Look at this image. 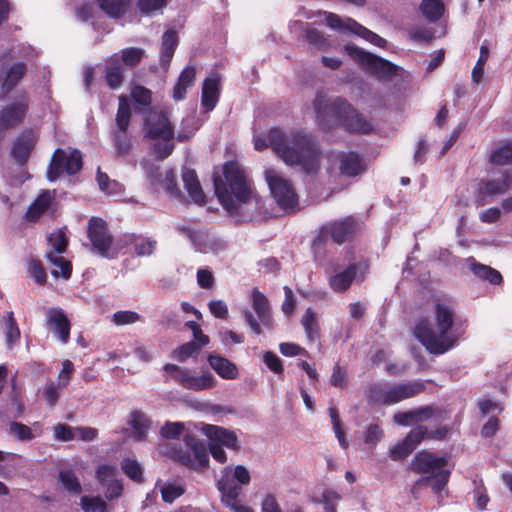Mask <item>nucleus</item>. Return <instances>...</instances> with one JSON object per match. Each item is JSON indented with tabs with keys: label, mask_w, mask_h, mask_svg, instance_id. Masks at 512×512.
<instances>
[{
	"label": "nucleus",
	"mask_w": 512,
	"mask_h": 512,
	"mask_svg": "<svg viewBox=\"0 0 512 512\" xmlns=\"http://www.w3.org/2000/svg\"><path fill=\"white\" fill-rule=\"evenodd\" d=\"M215 193L223 208L241 220L259 215L262 201L246 171L236 162L223 167V176L214 179Z\"/></svg>",
	"instance_id": "nucleus-1"
},
{
	"label": "nucleus",
	"mask_w": 512,
	"mask_h": 512,
	"mask_svg": "<svg viewBox=\"0 0 512 512\" xmlns=\"http://www.w3.org/2000/svg\"><path fill=\"white\" fill-rule=\"evenodd\" d=\"M270 146L287 165L298 167L307 174L320 168V150L311 135L304 132H283L271 129L267 137H254V148L261 151Z\"/></svg>",
	"instance_id": "nucleus-2"
},
{
	"label": "nucleus",
	"mask_w": 512,
	"mask_h": 512,
	"mask_svg": "<svg viewBox=\"0 0 512 512\" xmlns=\"http://www.w3.org/2000/svg\"><path fill=\"white\" fill-rule=\"evenodd\" d=\"M454 311L446 303L435 304L431 320L420 319L414 326L413 334L433 354H443L453 348L459 335L453 330Z\"/></svg>",
	"instance_id": "nucleus-3"
},
{
	"label": "nucleus",
	"mask_w": 512,
	"mask_h": 512,
	"mask_svg": "<svg viewBox=\"0 0 512 512\" xmlns=\"http://www.w3.org/2000/svg\"><path fill=\"white\" fill-rule=\"evenodd\" d=\"M313 105L317 122L322 129L341 125L353 132L368 133L372 130V124L341 98L330 101L326 95L318 93Z\"/></svg>",
	"instance_id": "nucleus-4"
},
{
	"label": "nucleus",
	"mask_w": 512,
	"mask_h": 512,
	"mask_svg": "<svg viewBox=\"0 0 512 512\" xmlns=\"http://www.w3.org/2000/svg\"><path fill=\"white\" fill-rule=\"evenodd\" d=\"M425 389L422 382L407 383H377L369 387L367 398L372 404L393 405L408 398L414 397Z\"/></svg>",
	"instance_id": "nucleus-5"
},
{
	"label": "nucleus",
	"mask_w": 512,
	"mask_h": 512,
	"mask_svg": "<svg viewBox=\"0 0 512 512\" xmlns=\"http://www.w3.org/2000/svg\"><path fill=\"white\" fill-rule=\"evenodd\" d=\"M411 465L414 471L429 474L424 481L429 482L436 493H440L445 488L450 477L445 457L422 451L414 457Z\"/></svg>",
	"instance_id": "nucleus-6"
},
{
	"label": "nucleus",
	"mask_w": 512,
	"mask_h": 512,
	"mask_svg": "<svg viewBox=\"0 0 512 512\" xmlns=\"http://www.w3.org/2000/svg\"><path fill=\"white\" fill-rule=\"evenodd\" d=\"M146 135L158 140L153 147L157 158L162 160L172 153L174 149V144L172 143L174 130L165 114L160 112L150 114L146 120Z\"/></svg>",
	"instance_id": "nucleus-7"
},
{
	"label": "nucleus",
	"mask_w": 512,
	"mask_h": 512,
	"mask_svg": "<svg viewBox=\"0 0 512 512\" xmlns=\"http://www.w3.org/2000/svg\"><path fill=\"white\" fill-rule=\"evenodd\" d=\"M163 371L167 380H173L187 390L204 391L216 385V379L209 371H202L197 374L195 370L175 364L164 365Z\"/></svg>",
	"instance_id": "nucleus-8"
},
{
	"label": "nucleus",
	"mask_w": 512,
	"mask_h": 512,
	"mask_svg": "<svg viewBox=\"0 0 512 512\" xmlns=\"http://www.w3.org/2000/svg\"><path fill=\"white\" fill-rule=\"evenodd\" d=\"M265 180L272 198L280 209L286 212L298 210V195L288 178L275 169H267L265 170Z\"/></svg>",
	"instance_id": "nucleus-9"
},
{
	"label": "nucleus",
	"mask_w": 512,
	"mask_h": 512,
	"mask_svg": "<svg viewBox=\"0 0 512 512\" xmlns=\"http://www.w3.org/2000/svg\"><path fill=\"white\" fill-rule=\"evenodd\" d=\"M47 241L49 249L46 252V259L50 264L51 275L54 278L69 279L72 273V264L62 256L68 245L65 233L61 230L54 231L48 235Z\"/></svg>",
	"instance_id": "nucleus-10"
},
{
	"label": "nucleus",
	"mask_w": 512,
	"mask_h": 512,
	"mask_svg": "<svg viewBox=\"0 0 512 512\" xmlns=\"http://www.w3.org/2000/svg\"><path fill=\"white\" fill-rule=\"evenodd\" d=\"M201 430L209 439V451L212 457L219 463L227 461L226 453L222 447L234 451L240 449L241 443L234 431L211 424H203Z\"/></svg>",
	"instance_id": "nucleus-11"
},
{
	"label": "nucleus",
	"mask_w": 512,
	"mask_h": 512,
	"mask_svg": "<svg viewBox=\"0 0 512 512\" xmlns=\"http://www.w3.org/2000/svg\"><path fill=\"white\" fill-rule=\"evenodd\" d=\"M345 51L360 65L379 79H392L402 76L403 69L374 54L365 52L352 45H346Z\"/></svg>",
	"instance_id": "nucleus-12"
},
{
	"label": "nucleus",
	"mask_w": 512,
	"mask_h": 512,
	"mask_svg": "<svg viewBox=\"0 0 512 512\" xmlns=\"http://www.w3.org/2000/svg\"><path fill=\"white\" fill-rule=\"evenodd\" d=\"M88 237L93 251L105 258H115L123 248L121 241H113L105 221L100 218L90 219Z\"/></svg>",
	"instance_id": "nucleus-13"
},
{
	"label": "nucleus",
	"mask_w": 512,
	"mask_h": 512,
	"mask_svg": "<svg viewBox=\"0 0 512 512\" xmlns=\"http://www.w3.org/2000/svg\"><path fill=\"white\" fill-rule=\"evenodd\" d=\"M251 473L243 465H228L221 472L217 481L218 490L221 493V499H233L239 497L244 486L249 485Z\"/></svg>",
	"instance_id": "nucleus-14"
},
{
	"label": "nucleus",
	"mask_w": 512,
	"mask_h": 512,
	"mask_svg": "<svg viewBox=\"0 0 512 512\" xmlns=\"http://www.w3.org/2000/svg\"><path fill=\"white\" fill-rule=\"evenodd\" d=\"M326 170L333 179L339 176L353 177L364 171V164L354 152H333L327 157Z\"/></svg>",
	"instance_id": "nucleus-15"
},
{
	"label": "nucleus",
	"mask_w": 512,
	"mask_h": 512,
	"mask_svg": "<svg viewBox=\"0 0 512 512\" xmlns=\"http://www.w3.org/2000/svg\"><path fill=\"white\" fill-rule=\"evenodd\" d=\"M82 168V155L79 150L56 149L47 170L49 181H55L62 173L73 175Z\"/></svg>",
	"instance_id": "nucleus-16"
},
{
	"label": "nucleus",
	"mask_w": 512,
	"mask_h": 512,
	"mask_svg": "<svg viewBox=\"0 0 512 512\" xmlns=\"http://www.w3.org/2000/svg\"><path fill=\"white\" fill-rule=\"evenodd\" d=\"M184 442L186 451L174 450L171 456L192 469H205L209 463L206 446L191 435H185Z\"/></svg>",
	"instance_id": "nucleus-17"
},
{
	"label": "nucleus",
	"mask_w": 512,
	"mask_h": 512,
	"mask_svg": "<svg viewBox=\"0 0 512 512\" xmlns=\"http://www.w3.org/2000/svg\"><path fill=\"white\" fill-rule=\"evenodd\" d=\"M251 301L252 307L255 313L257 314L260 322L257 321L252 312L249 310H246L244 312V318L246 323L251 328V330L255 334L259 335L262 332L260 323L269 328L272 326L273 320L271 317L270 305L266 296L257 289H254L252 291Z\"/></svg>",
	"instance_id": "nucleus-18"
},
{
	"label": "nucleus",
	"mask_w": 512,
	"mask_h": 512,
	"mask_svg": "<svg viewBox=\"0 0 512 512\" xmlns=\"http://www.w3.org/2000/svg\"><path fill=\"white\" fill-rule=\"evenodd\" d=\"M325 22L328 27L331 29L339 30V31H351L370 43L383 47L386 44V40L375 34L374 32L368 30L364 26L358 24L355 20L351 18H340L338 15L333 13L325 12Z\"/></svg>",
	"instance_id": "nucleus-19"
},
{
	"label": "nucleus",
	"mask_w": 512,
	"mask_h": 512,
	"mask_svg": "<svg viewBox=\"0 0 512 512\" xmlns=\"http://www.w3.org/2000/svg\"><path fill=\"white\" fill-rule=\"evenodd\" d=\"M512 187V169H504L498 177L482 181L479 194L485 196H497L507 193Z\"/></svg>",
	"instance_id": "nucleus-20"
},
{
	"label": "nucleus",
	"mask_w": 512,
	"mask_h": 512,
	"mask_svg": "<svg viewBox=\"0 0 512 512\" xmlns=\"http://www.w3.org/2000/svg\"><path fill=\"white\" fill-rule=\"evenodd\" d=\"M46 322L60 342L66 344L69 341L71 324L62 309H49L46 314Z\"/></svg>",
	"instance_id": "nucleus-21"
},
{
	"label": "nucleus",
	"mask_w": 512,
	"mask_h": 512,
	"mask_svg": "<svg viewBox=\"0 0 512 512\" xmlns=\"http://www.w3.org/2000/svg\"><path fill=\"white\" fill-rule=\"evenodd\" d=\"M355 230V223L352 218H346L343 221L334 222L322 230V236L314 242L316 250L322 242V238L331 237L334 242L341 244L348 239Z\"/></svg>",
	"instance_id": "nucleus-22"
},
{
	"label": "nucleus",
	"mask_w": 512,
	"mask_h": 512,
	"mask_svg": "<svg viewBox=\"0 0 512 512\" xmlns=\"http://www.w3.org/2000/svg\"><path fill=\"white\" fill-rule=\"evenodd\" d=\"M424 427L418 426L410 431L407 437L390 449V457L393 460H401L408 456L426 436Z\"/></svg>",
	"instance_id": "nucleus-23"
},
{
	"label": "nucleus",
	"mask_w": 512,
	"mask_h": 512,
	"mask_svg": "<svg viewBox=\"0 0 512 512\" xmlns=\"http://www.w3.org/2000/svg\"><path fill=\"white\" fill-rule=\"evenodd\" d=\"M357 275V265L352 263L346 268H336L329 277L328 283L330 288L336 293H342L348 290Z\"/></svg>",
	"instance_id": "nucleus-24"
},
{
	"label": "nucleus",
	"mask_w": 512,
	"mask_h": 512,
	"mask_svg": "<svg viewBox=\"0 0 512 512\" xmlns=\"http://www.w3.org/2000/svg\"><path fill=\"white\" fill-rule=\"evenodd\" d=\"M220 82L217 77L205 79L202 88V106L207 112L212 111L219 99Z\"/></svg>",
	"instance_id": "nucleus-25"
},
{
	"label": "nucleus",
	"mask_w": 512,
	"mask_h": 512,
	"mask_svg": "<svg viewBox=\"0 0 512 512\" xmlns=\"http://www.w3.org/2000/svg\"><path fill=\"white\" fill-rule=\"evenodd\" d=\"M208 363L211 368L223 379L232 380L238 376L237 366L227 358L219 355H209Z\"/></svg>",
	"instance_id": "nucleus-26"
},
{
	"label": "nucleus",
	"mask_w": 512,
	"mask_h": 512,
	"mask_svg": "<svg viewBox=\"0 0 512 512\" xmlns=\"http://www.w3.org/2000/svg\"><path fill=\"white\" fill-rule=\"evenodd\" d=\"M105 81L111 89H118L123 82V68L119 63L118 54L106 60Z\"/></svg>",
	"instance_id": "nucleus-27"
},
{
	"label": "nucleus",
	"mask_w": 512,
	"mask_h": 512,
	"mask_svg": "<svg viewBox=\"0 0 512 512\" xmlns=\"http://www.w3.org/2000/svg\"><path fill=\"white\" fill-rule=\"evenodd\" d=\"M177 45L178 35L176 31L172 29L167 30L162 37L160 49V64L163 69L166 70L169 67Z\"/></svg>",
	"instance_id": "nucleus-28"
},
{
	"label": "nucleus",
	"mask_w": 512,
	"mask_h": 512,
	"mask_svg": "<svg viewBox=\"0 0 512 512\" xmlns=\"http://www.w3.org/2000/svg\"><path fill=\"white\" fill-rule=\"evenodd\" d=\"M26 73V66L17 63L0 75V87L3 94L10 92Z\"/></svg>",
	"instance_id": "nucleus-29"
},
{
	"label": "nucleus",
	"mask_w": 512,
	"mask_h": 512,
	"mask_svg": "<svg viewBox=\"0 0 512 512\" xmlns=\"http://www.w3.org/2000/svg\"><path fill=\"white\" fill-rule=\"evenodd\" d=\"M182 180L184 187L187 190L190 198L197 204H202L205 200V195L200 186L199 180L195 171L191 169H184L182 171Z\"/></svg>",
	"instance_id": "nucleus-30"
},
{
	"label": "nucleus",
	"mask_w": 512,
	"mask_h": 512,
	"mask_svg": "<svg viewBox=\"0 0 512 512\" xmlns=\"http://www.w3.org/2000/svg\"><path fill=\"white\" fill-rule=\"evenodd\" d=\"M55 196L54 191H43L37 199L30 205L26 219L29 221H37L40 216L50 207Z\"/></svg>",
	"instance_id": "nucleus-31"
},
{
	"label": "nucleus",
	"mask_w": 512,
	"mask_h": 512,
	"mask_svg": "<svg viewBox=\"0 0 512 512\" xmlns=\"http://www.w3.org/2000/svg\"><path fill=\"white\" fill-rule=\"evenodd\" d=\"M432 414V408L424 407L408 412L397 413L394 415V421L398 425L409 426L411 424L428 420Z\"/></svg>",
	"instance_id": "nucleus-32"
},
{
	"label": "nucleus",
	"mask_w": 512,
	"mask_h": 512,
	"mask_svg": "<svg viewBox=\"0 0 512 512\" xmlns=\"http://www.w3.org/2000/svg\"><path fill=\"white\" fill-rule=\"evenodd\" d=\"M465 262L470 271L478 278L487 280L491 284H498L502 281L501 274L490 266L479 264L472 257L467 258Z\"/></svg>",
	"instance_id": "nucleus-33"
},
{
	"label": "nucleus",
	"mask_w": 512,
	"mask_h": 512,
	"mask_svg": "<svg viewBox=\"0 0 512 512\" xmlns=\"http://www.w3.org/2000/svg\"><path fill=\"white\" fill-rule=\"evenodd\" d=\"M34 143L35 137L32 133L23 135L14 143L12 155L19 164L25 163Z\"/></svg>",
	"instance_id": "nucleus-34"
},
{
	"label": "nucleus",
	"mask_w": 512,
	"mask_h": 512,
	"mask_svg": "<svg viewBox=\"0 0 512 512\" xmlns=\"http://www.w3.org/2000/svg\"><path fill=\"white\" fill-rule=\"evenodd\" d=\"M196 71L193 66H187L180 74L178 81L173 89V98L175 100L184 99L187 89L193 85Z\"/></svg>",
	"instance_id": "nucleus-35"
},
{
	"label": "nucleus",
	"mask_w": 512,
	"mask_h": 512,
	"mask_svg": "<svg viewBox=\"0 0 512 512\" xmlns=\"http://www.w3.org/2000/svg\"><path fill=\"white\" fill-rule=\"evenodd\" d=\"M149 177L151 183L155 187L161 186L171 196L180 197V190L176 187L175 174L173 170L167 169L164 173V176L161 174L159 178L155 177L153 174H150Z\"/></svg>",
	"instance_id": "nucleus-36"
},
{
	"label": "nucleus",
	"mask_w": 512,
	"mask_h": 512,
	"mask_svg": "<svg viewBox=\"0 0 512 512\" xmlns=\"http://www.w3.org/2000/svg\"><path fill=\"white\" fill-rule=\"evenodd\" d=\"M128 424L133 429L132 437L135 440L140 441L146 437L149 428V420L144 413L139 411L132 412Z\"/></svg>",
	"instance_id": "nucleus-37"
},
{
	"label": "nucleus",
	"mask_w": 512,
	"mask_h": 512,
	"mask_svg": "<svg viewBox=\"0 0 512 512\" xmlns=\"http://www.w3.org/2000/svg\"><path fill=\"white\" fill-rule=\"evenodd\" d=\"M118 111L116 115L117 130L120 132L127 131L131 118V109L129 99L126 95H120Z\"/></svg>",
	"instance_id": "nucleus-38"
},
{
	"label": "nucleus",
	"mask_w": 512,
	"mask_h": 512,
	"mask_svg": "<svg viewBox=\"0 0 512 512\" xmlns=\"http://www.w3.org/2000/svg\"><path fill=\"white\" fill-rule=\"evenodd\" d=\"M98 3L108 16L119 18L125 13L130 0H98Z\"/></svg>",
	"instance_id": "nucleus-39"
},
{
	"label": "nucleus",
	"mask_w": 512,
	"mask_h": 512,
	"mask_svg": "<svg viewBox=\"0 0 512 512\" xmlns=\"http://www.w3.org/2000/svg\"><path fill=\"white\" fill-rule=\"evenodd\" d=\"M490 162L499 166L512 164V143L507 142L495 148L490 154Z\"/></svg>",
	"instance_id": "nucleus-40"
},
{
	"label": "nucleus",
	"mask_w": 512,
	"mask_h": 512,
	"mask_svg": "<svg viewBox=\"0 0 512 512\" xmlns=\"http://www.w3.org/2000/svg\"><path fill=\"white\" fill-rule=\"evenodd\" d=\"M420 10L426 19L434 22L442 16L444 6L440 0H423L420 5Z\"/></svg>",
	"instance_id": "nucleus-41"
},
{
	"label": "nucleus",
	"mask_w": 512,
	"mask_h": 512,
	"mask_svg": "<svg viewBox=\"0 0 512 512\" xmlns=\"http://www.w3.org/2000/svg\"><path fill=\"white\" fill-rule=\"evenodd\" d=\"M145 55V51L138 47H128L120 52L119 61L121 60L124 65L134 67L138 65Z\"/></svg>",
	"instance_id": "nucleus-42"
},
{
	"label": "nucleus",
	"mask_w": 512,
	"mask_h": 512,
	"mask_svg": "<svg viewBox=\"0 0 512 512\" xmlns=\"http://www.w3.org/2000/svg\"><path fill=\"white\" fill-rule=\"evenodd\" d=\"M199 346L195 342H187L172 351V358L178 362H186L190 357L197 355Z\"/></svg>",
	"instance_id": "nucleus-43"
},
{
	"label": "nucleus",
	"mask_w": 512,
	"mask_h": 512,
	"mask_svg": "<svg viewBox=\"0 0 512 512\" xmlns=\"http://www.w3.org/2000/svg\"><path fill=\"white\" fill-rule=\"evenodd\" d=\"M84 512H107V503L100 496L81 497Z\"/></svg>",
	"instance_id": "nucleus-44"
},
{
	"label": "nucleus",
	"mask_w": 512,
	"mask_h": 512,
	"mask_svg": "<svg viewBox=\"0 0 512 512\" xmlns=\"http://www.w3.org/2000/svg\"><path fill=\"white\" fill-rule=\"evenodd\" d=\"M302 325L305 329L307 337L313 341L318 337V324L316 320V316L313 311L308 308L303 315Z\"/></svg>",
	"instance_id": "nucleus-45"
},
{
	"label": "nucleus",
	"mask_w": 512,
	"mask_h": 512,
	"mask_svg": "<svg viewBox=\"0 0 512 512\" xmlns=\"http://www.w3.org/2000/svg\"><path fill=\"white\" fill-rule=\"evenodd\" d=\"M6 344L11 348L20 338V330L15 322L13 313L10 312L6 318V330H5Z\"/></svg>",
	"instance_id": "nucleus-46"
},
{
	"label": "nucleus",
	"mask_w": 512,
	"mask_h": 512,
	"mask_svg": "<svg viewBox=\"0 0 512 512\" xmlns=\"http://www.w3.org/2000/svg\"><path fill=\"white\" fill-rule=\"evenodd\" d=\"M131 97L136 104L143 107L149 106L152 101L151 91L140 85H134L131 87Z\"/></svg>",
	"instance_id": "nucleus-47"
},
{
	"label": "nucleus",
	"mask_w": 512,
	"mask_h": 512,
	"mask_svg": "<svg viewBox=\"0 0 512 512\" xmlns=\"http://www.w3.org/2000/svg\"><path fill=\"white\" fill-rule=\"evenodd\" d=\"M9 432L20 441H29L36 437L30 427L20 422H12Z\"/></svg>",
	"instance_id": "nucleus-48"
},
{
	"label": "nucleus",
	"mask_w": 512,
	"mask_h": 512,
	"mask_svg": "<svg viewBox=\"0 0 512 512\" xmlns=\"http://www.w3.org/2000/svg\"><path fill=\"white\" fill-rule=\"evenodd\" d=\"M117 467L114 465H99L96 470V478L102 486L116 480Z\"/></svg>",
	"instance_id": "nucleus-49"
},
{
	"label": "nucleus",
	"mask_w": 512,
	"mask_h": 512,
	"mask_svg": "<svg viewBox=\"0 0 512 512\" xmlns=\"http://www.w3.org/2000/svg\"><path fill=\"white\" fill-rule=\"evenodd\" d=\"M60 482L63 487L71 493L79 494L81 492V484L77 477L70 471H62L59 474Z\"/></svg>",
	"instance_id": "nucleus-50"
},
{
	"label": "nucleus",
	"mask_w": 512,
	"mask_h": 512,
	"mask_svg": "<svg viewBox=\"0 0 512 512\" xmlns=\"http://www.w3.org/2000/svg\"><path fill=\"white\" fill-rule=\"evenodd\" d=\"M114 145L117 151V154L120 156L126 155L131 148V140L127 136L126 131L120 132V130H116L113 133Z\"/></svg>",
	"instance_id": "nucleus-51"
},
{
	"label": "nucleus",
	"mask_w": 512,
	"mask_h": 512,
	"mask_svg": "<svg viewBox=\"0 0 512 512\" xmlns=\"http://www.w3.org/2000/svg\"><path fill=\"white\" fill-rule=\"evenodd\" d=\"M156 249V241L152 239L135 238L134 250L138 256H150Z\"/></svg>",
	"instance_id": "nucleus-52"
},
{
	"label": "nucleus",
	"mask_w": 512,
	"mask_h": 512,
	"mask_svg": "<svg viewBox=\"0 0 512 512\" xmlns=\"http://www.w3.org/2000/svg\"><path fill=\"white\" fill-rule=\"evenodd\" d=\"M122 469L124 473L132 480L139 481L142 477V468L140 464L132 459H124L122 461Z\"/></svg>",
	"instance_id": "nucleus-53"
},
{
	"label": "nucleus",
	"mask_w": 512,
	"mask_h": 512,
	"mask_svg": "<svg viewBox=\"0 0 512 512\" xmlns=\"http://www.w3.org/2000/svg\"><path fill=\"white\" fill-rule=\"evenodd\" d=\"M97 182L100 189L107 194H116L120 191V185L116 181H111L107 174L98 171Z\"/></svg>",
	"instance_id": "nucleus-54"
},
{
	"label": "nucleus",
	"mask_w": 512,
	"mask_h": 512,
	"mask_svg": "<svg viewBox=\"0 0 512 512\" xmlns=\"http://www.w3.org/2000/svg\"><path fill=\"white\" fill-rule=\"evenodd\" d=\"M140 320V315L134 311H118L113 314V322L116 325H128Z\"/></svg>",
	"instance_id": "nucleus-55"
},
{
	"label": "nucleus",
	"mask_w": 512,
	"mask_h": 512,
	"mask_svg": "<svg viewBox=\"0 0 512 512\" xmlns=\"http://www.w3.org/2000/svg\"><path fill=\"white\" fill-rule=\"evenodd\" d=\"M167 2L168 0H139L138 8L142 14L148 15L161 10Z\"/></svg>",
	"instance_id": "nucleus-56"
},
{
	"label": "nucleus",
	"mask_w": 512,
	"mask_h": 512,
	"mask_svg": "<svg viewBox=\"0 0 512 512\" xmlns=\"http://www.w3.org/2000/svg\"><path fill=\"white\" fill-rule=\"evenodd\" d=\"M62 386L59 384H55L54 382L50 381L48 382L43 391V397L50 406H54L59 398L60 395V388Z\"/></svg>",
	"instance_id": "nucleus-57"
},
{
	"label": "nucleus",
	"mask_w": 512,
	"mask_h": 512,
	"mask_svg": "<svg viewBox=\"0 0 512 512\" xmlns=\"http://www.w3.org/2000/svg\"><path fill=\"white\" fill-rule=\"evenodd\" d=\"M265 365L275 374L283 373L282 360L273 352L266 351L263 355Z\"/></svg>",
	"instance_id": "nucleus-58"
},
{
	"label": "nucleus",
	"mask_w": 512,
	"mask_h": 512,
	"mask_svg": "<svg viewBox=\"0 0 512 512\" xmlns=\"http://www.w3.org/2000/svg\"><path fill=\"white\" fill-rule=\"evenodd\" d=\"M475 488L473 492V498L476 504V507L480 510L486 508L487 503L489 502V497L486 493L485 488L481 483H478L476 480L473 481Z\"/></svg>",
	"instance_id": "nucleus-59"
},
{
	"label": "nucleus",
	"mask_w": 512,
	"mask_h": 512,
	"mask_svg": "<svg viewBox=\"0 0 512 512\" xmlns=\"http://www.w3.org/2000/svg\"><path fill=\"white\" fill-rule=\"evenodd\" d=\"M54 437L59 441H70L75 439V427H70L65 424H57L54 427Z\"/></svg>",
	"instance_id": "nucleus-60"
},
{
	"label": "nucleus",
	"mask_w": 512,
	"mask_h": 512,
	"mask_svg": "<svg viewBox=\"0 0 512 512\" xmlns=\"http://www.w3.org/2000/svg\"><path fill=\"white\" fill-rule=\"evenodd\" d=\"M184 493L181 486L169 484L161 488L162 498L167 503H172L176 498Z\"/></svg>",
	"instance_id": "nucleus-61"
},
{
	"label": "nucleus",
	"mask_w": 512,
	"mask_h": 512,
	"mask_svg": "<svg viewBox=\"0 0 512 512\" xmlns=\"http://www.w3.org/2000/svg\"><path fill=\"white\" fill-rule=\"evenodd\" d=\"M28 271L38 284H43L46 281V272L39 261L32 260L29 263Z\"/></svg>",
	"instance_id": "nucleus-62"
},
{
	"label": "nucleus",
	"mask_w": 512,
	"mask_h": 512,
	"mask_svg": "<svg viewBox=\"0 0 512 512\" xmlns=\"http://www.w3.org/2000/svg\"><path fill=\"white\" fill-rule=\"evenodd\" d=\"M306 39L312 45L320 48L326 49L328 46V41L325 39L322 34L316 29H309L306 32Z\"/></svg>",
	"instance_id": "nucleus-63"
},
{
	"label": "nucleus",
	"mask_w": 512,
	"mask_h": 512,
	"mask_svg": "<svg viewBox=\"0 0 512 512\" xmlns=\"http://www.w3.org/2000/svg\"><path fill=\"white\" fill-rule=\"evenodd\" d=\"M222 503L233 512H255L251 507L242 504L239 497L233 499H221Z\"/></svg>",
	"instance_id": "nucleus-64"
}]
</instances>
